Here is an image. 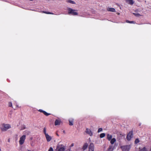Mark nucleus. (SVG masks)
Instances as JSON below:
<instances>
[{
    "label": "nucleus",
    "mask_w": 151,
    "mask_h": 151,
    "mask_svg": "<svg viewBox=\"0 0 151 151\" xmlns=\"http://www.w3.org/2000/svg\"><path fill=\"white\" fill-rule=\"evenodd\" d=\"M86 132L90 136H91L93 135V133L89 129L87 128L86 129Z\"/></svg>",
    "instance_id": "obj_8"
},
{
    "label": "nucleus",
    "mask_w": 151,
    "mask_h": 151,
    "mask_svg": "<svg viewBox=\"0 0 151 151\" xmlns=\"http://www.w3.org/2000/svg\"><path fill=\"white\" fill-rule=\"evenodd\" d=\"M11 127L9 124H4L2 125V127H1V129L2 131H5L10 128Z\"/></svg>",
    "instance_id": "obj_1"
},
{
    "label": "nucleus",
    "mask_w": 151,
    "mask_h": 151,
    "mask_svg": "<svg viewBox=\"0 0 151 151\" xmlns=\"http://www.w3.org/2000/svg\"><path fill=\"white\" fill-rule=\"evenodd\" d=\"M30 1H32L33 0H30Z\"/></svg>",
    "instance_id": "obj_38"
},
{
    "label": "nucleus",
    "mask_w": 151,
    "mask_h": 151,
    "mask_svg": "<svg viewBox=\"0 0 151 151\" xmlns=\"http://www.w3.org/2000/svg\"><path fill=\"white\" fill-rule=\"evenodd\" d=\"M73 145H74V144H73V143H72V144L70 146H71V147H73Z\"/></svg>",
    "instance_id": "obj_31"
},
{
    "label": "nucleus",
    "mask_w": 151,
    "mask_h": 151,
    "mask_svg": "<svg viewBox=\"0 0 151 151\" xmlns=\"http://www.w3.org/2000/svg\"><path fill=\"white\" fill-rule=\"evenodd\" d=\"M57 136H59V135H58V134H57Z\"/></svg>",
    "instance_id": "obj_36"
},
{
    "label": "nucleus",
    "mask_w": 151,
    "mask_h": 151,
    "mask_svg": "<svg viewBox=\"0 0 151 151\" xmlns=\"http://www.w3.org/2000/svg\"><path fill=\"white\" fill-rule=\"evenodd\" d=\"M42 12L46 14H53V13L52 12H46V11H43Z\"/></svg>",
    "instance_id": "obj_21"
},
{
    "label": "nucleus",
    "mask_w": 151,
    "mask_h": 151,
    "mask_svg": "<svg viewBox=\"0 0 151 151\" xmlns=\"http://www.w3.org/2000/svg\"><path fill=\"white\" fill-rule=\"evenodd\" d=\"M150 151H151V147H150Z\"/></svg>",
    "instance_id": "obj_33"
},
{
    "label": "nucleus",
    "mask_w": 151,
    "mask_h": 151,
    "mask_svg": "<svg viewBox=\"0 0 151 151\" xmlns=\"http://www.w3.org/2000/svg\"><path fill=\"white\" fill-rule=\"evenodd\" d=\"M46 134V135H45V136L47 140V141L48 142H49L52 139V137L48 134Z\"/></svg>",
    "instance_id": "obj_9"
},
{
    "label": "nucleus",
    "mask_w": 151,
    "mask_h": 151,
    "mask_svg": "<svg viewBox=\"0 0 151 151\" xmlns=\"http://www.w3.org/2000/svg\"><path fill=\"white\" fill-rule=\"evenodd\" d=\"M9 139L8 140V142H9Z\"/></svg>",
    "instance_id": "obj_37"
},
{
    "label": "nucleus",
    "mask_w": 151,
    "mask_h": 151,
    "mask_svg": "<svg viewBox=\"0 0 151 151\" xmlns=\"http://www.w3.org/2000/svg\"><path fill=\"white\" fill-rule=\"evenodd\" d=\"M88 144L87 143H85L84 145H83L82 147V149L84 150H85L88 147Z\"/></svg>",
    "instance_id": "obj_13"
},
{
    "label": "nucleus",
    "mask_w": 151,
    "mask_h": 151,
    "mask_svg": "<svg viewBox=\"0 0 151 151\" xmlns=\"http://www.w3.org/2000/svg\"><path fill=\"white\" fill-rule=\"evenodd\" d=\"M102 130V128H100L98 130V132H100Z\"/></svg>",
    "instance_id": "obj_28"
},
{
    "label": "nucleus",
    "mask_w": 151,
    "mask_h": 151,
    "mask_svg": "<svg viewBox=\"0 0 151 151\" xmlns=\"http://www.w3.org/2000/svg\"><path fill=\"white\" fill-rule=\"evenodd\" d=\"M43 132H44V134H45V135H46V134H47L46 133V128L45 127H44V128Z\"/></svg>",
    "instance_id": "obj_25"
},
{
    "label": "nucleus",
    "mask_w": 151,
    "mask_h": 151,
    "mask_svg": "<svg viewBox=\"0 0 151 151\" xmlns=\"http://www.w3.org/2000/svg\"><path fill=\"white\" fill-rule=\"evenodd\" d=\"M123 137V135L121 134H118L117 135V138L118 140H120Z\"/></svg>",
    "instance_id": "obj_12"
},
{
    "label": "nucleus",
    "mask_w": 151,
    "mask_h": 151,
    "mask_svg": "<svg viewBox=\"0 0 151 151\" xmlns=\"http://www.w3.org/2000/svg\"><path fill=\"white\" fill-rule=\"evenodd\" d=\"M126 22L129 23L135 24V22L134 21H129L128 20H127Z\"/></svg>",
    "instance_id": "obj_20"
},
{
    "label": "nucleus",
    "mask_w": 151,
    "mask_h": 151,
    "mask_svg": "<svg viewBox=\"0 0 151 151\" xmlns=\"http://www.w3.org/2000/svg\"><path fill=\"white\" fill-rule=\"evenodd\" d=\"M48 151H53V149L52 147H50Z\"/></svg>",
    "instance_id": "obj_29"
},
{
    "label": "nucleus",
    "mask_w": 151,
    "mask_h": 151,
    "mask_svg": "<svg viewBox=\"0 0 151 151\" xmlns=\"http://www.w3.org/2000/svg\"><path fill=\"white\" fill-rule=\"evenodd\" d=\"M69 124L70 125H73V120H69Z\"/></svg>",
    "instance_id": "obj_18"
},
{
    "label": "nucleus",
    "mask_w": 151,
    "mask_h": 151,
    "mask_svg": "<svg viewBox=\"0 0 151 151\" xmlns=\"http://www.w3.org/2000/svg\"><path fill=\"white\" fill-rule=\"evenodd\" d=\"M57 149L58 151H65V147L63 145H58L57 146Z\"/></svg>",
    "instance_id": "obj_4"
},
{
    "label": "nucleus",
    "mask_w": 151,
    "mask_h": 151,
    "mask_svg": "<svg viewBox=\"0 0 151 151\" xmlns=\"http://www.w3.org/2000/svg\"><path fill=\"white\" fill-rule=\"evenodd\" d=\"M139 142V141L138 138L136 139L135 140L134 143L135 144H137Z\"/></svg>",
    "instance_id": "obj_24"
},
{
    "label": "nucleus",
    "mask_w": 151,
    "mask_h": 151,
    "mask_svg": "<svg viewBox=\"0 0 151 151\" xmlns=\"http://www.w3.org/2000/svg\"><path fill=\"white\" fill-rule=\"evenodd\" d=\"M94 145L93 143H91L88 147V151H94Z\"/></svg>",
    "instance_id": "obj_7"
},
{
    "label": "nucleus",
    "mask_w": 151,
    "mask_h": 151,
    "mask_svg": "<svg viewBox=\"0 0 151 151\" xmlns=\"http://www.w3.org/2000/svg\"><path fill=\"white\" fill-rule=\"evenodd\" d=\"M68 11L69 14H71L73 15H77L78 14L77 12H75V10L71 8H68Z\"/></svg>",
    "instance_id": "obj_2"
},
{
    "label": "nucleus",
    "mask_w": 151,
    "mask_h": 151,
    "mask_svg": "<svg viewBox=\"0 0 151 151\" xmlns=\"http://www.w3.org/2000/svg\"><path fill=\"white\" fill-rule=\"evenodd\" d=\"M108 11L111 12H115V9L114 8L108 7L107 9Z\"/></svg>",
    "instance_id": "obj_14"
},
{
    "label": "nucleus",
    "mask_w": 151,
    "mask_h": 151,
    "mask_svg": "<svg viewBox=\"0 0 151 151\" xmlns=\"http://www.w3.org/2000/svg\"><path fill=\"white\" fill-rule=\"evenodd\" d=\"M25 139V135H24L22 136L20 138V140L19 141V144L20 145H22L24 143Z\"/></svg>",
    "instance_id": "obj_5"
},
{
    "label": "nucleus",
    "mask_w": 151,
    "mask_h": 151,
    "mask_svg": "<svg viewBox=\"0 0 151 151\" xmlns=\"http://www.w3.org/2000/svg\"><path fill=\"white\" fill-rule=\"evenodd\" d=\"M66 1L68 3H71L72 4H75V3L74 1H73L71 0H67Z\"/></svg>",
    "instance_id": "obj_19"
},
{
    "label": "nucleus",
    "mask_w": 151,
    "mask_h": 151,
    "mask_svg": "<svg viewBox=\"0 0 151 151\" xmlns=\"http://www.w3.org/2000/svg\"><path fill=\"white\" fill-rule=\"evenodd\" d=\"M133 131H131L129 132L127 135L126 138L128 141L131 140L133 136Z\"/></svg>",
    "instance_id": "obj_6"
},
{
    "label": "nucleus",
    "mask_w": 151,
    "mask_h": 151,
    "mask_svg": "<svg viewBox=\"0 0 151 151\" xmlns=\"http://www.w3.org/2000/svg\"><path fill=\"white\" fill-rule=\"evenodd\" d=\"M9 106L10 107L12 106V104L11 102H9Z\"/></svg>",
    "instance_id": "obj_27"
},
{
    "label": "nucleus",
    "mask_w": 151,
    "mask_h": 151,
    "mask_svg": "<svg viewBox=\"0 0 151 151\" xmlns=\"http://www.w3.org/2000/svg\"><path fill=\"white\" fill-rule=\"evenodd\" d=\"M17 107H18V106H17V105H16V108H17Z\"/></svg>",
    "instance_id": "obj_34"
},
{
    "label": "nucleus",
    "mask_w": 151,
    "mask_h": 151,
    "mask_svg": "<svg viewBox=\"0 0 151 151\" xmlns=\"http://www.w3.org/2000/svg\"><path fill=\"white\" fill-rule=\"evenodd\" d=\"M139 151H148L145 147H143L142 149H140Z\"/></svg>",
    "instance_id": "obj_17"
},
{
    "label": "nucleus",
    "mask_w": 151,
    "mask_h": 151,
    "mask_svg": "<svg viewBox=\"0 0 151 151\" xmlns=\"http://www.w3.org/2000/svg\"><path fill=\"white\" fill-rule=\"evenodd\" d=\"M43 113L44 114V115H46V116H48L50 114L48 113L45 111H44Z\"/></svg>",
    "instance_id": "obj_23"
},
{
    "label": "nucleus",
    "mask_w": 151,
    "mask_h": 151,
    "mask_svg": "<svg viewBox=\"0 0 151 151\" xmlns=\"http://www.w3.org/2000/svg\"><path fill=\"white\" fill-rule=\"evenodd\" d=\"M111 149V148H109L108 149V151H111V150H110Z\"/></svg>",
    "instance_id": "obj_32"
},
{
    "label": "nucleus",
    "mask_w": 151,
    "mask_h": 151,
    "mask_svg": "<svg viewBox=\"0 0 151 151\" xmlns=\"http://www.w3.org/2000/svg\"><path fill=\"white\" fill-rule=\"evenodd\" d=\"M105 136V134L104 133H102L100 135V137L101 138L104 137Z\"/></svg>",
    "instance_id": "obj_22"
},
{
    "label": "nucleus",
    "mask_w": 151,
    "mask_h": 151,
    "mask_svg": "<svg viewBox=\"0 0 151 151\" xmlns=\"http://www.w3.org/2000/svg\"><path fill=\"white\" fill-rule=\"evenodd\" d=\"M1 150L0 149V151Z\"/></svg>",
    "instance_id": "obj_40"
},
{
    "label": "nucleus",
    "mask_w": 151,
    "mask_h": 151,
    "mask_svg": "<svg viewBox=\"0 0 151 151\" xmlns=\"http://www.w3.org/2000/svg\"><path fill=\"white\" fill-rule=\"evenodd\" d=\"M38 111L40 112H42V113H43V112L44 111H43L42 110V109H39Z\"/></svg>",
    "instance_id": "obj_30"
},
{
    "label": "nucleus",
    "mask_w": 151,
    "mask_h": 151,
    "mask_svg": "<svg viewBox=\"0 0 151 151\" xmlns=\"http://www.w3.org/2000/svg\"><path fill=\"white\" fill-rule=\"evenodd\" d=\"M61 123V121L60 120L56 119L55 120V125L57 126L58 125H59Z\"/></svg>",
    "instance_id": "obj_10"
},
{
    "label": "nucleus",
    "mask_w": 151,
    "mask_h": 151,
    "mask_svg": "<svg viewBox=\"0 0 151 151\" xmlns=\"http://www.w3.org/2000/svg\"><path fill=\"white\" fill-rule=\"evenodd\" d=\"M120 148L122 151H129L130 148V145H125L121 146Z\"/></svg>",
    "instance_id": "obj_3"
},
{
    "label": "nucleus",
    "mask_w": 151,
    "mask_h": 151,
    "mask_svg": "<svg viewBox=\"0 0 151 151\" xmlns=\"http://www.w3.org/2000/svg\"><path fill=\"white\" fill-rule=\"evenodd\" d=\"M112 136L111 135L109 134H107V139L109 141H110L112 139Z\"/></svg>",
    "instance_id": "obj_15"
},
{
    "label": "nucleus",
    "mask_w": 151,
    "mask_h": 151,
    "mask_svg": "<svg viewBox=\"0 0 151 151\" xmlns=\"http://www.w3.org/2000/svg\"><path fill=\"white\" fill-rule=\"evenodd\" d=\"M126 1L130 5H132L134 3L133 0H126Z\"/></svg>",
    "instance_id": "obj_11"
},
{
    "label": "nucleus",
    "mask_w": 151,
    "mask_h": 151,
    "mask_svg": "<svg viewBox=\"0 0 151 151\" xmlns=\"http://www.w3.org/2000/svg\"><path fill=\"white\" fill-rule=\"evenodd\" d=\"M63 133H65V131L64 130L63 131Z\"/></svg>",
    "instance_id": "obj_35"
},
{
    "label": "nucleus",
    "mask_w": 151,
    "mask_h": 151,
    "mask_svg": "<svg viewBox=\"0 0 151 151\" xmlns=\"http://www.w3.org/2000/svg\"><path fill=\"white\" fill-rule=\"evenodd\" d=\"M133 14L136 16H141V15L138 13H133Z\"/></svg>",
    "instance_id": "obj_26"
},
{
    "label": "nucleus",
    "mask_w": 151,
    "mask_h": 151,
    "mask_svg": "<svg viewBox=\"0 0 151 151\" xmlns=\"http://www.w3.org/2000/svg\"><path fill=\"white\" fill-rule=\"evenodd\" d=\"M110 141V143L111 144H114L116 141V139L115 138L112 139Z\"/></svg>",
    "instance_id": "obj_16"
},
{
    "label": "nucleus",
    "mask_w": 151,
    "mask_h": 151,
    "mask_svg": "<svg viewBox=\"0 0 151 151\" xmlns=\"http://www.w3.org/2000/svg\"><path fill=\"white\" fill-rule=\"evenodd\" d=\"M28 151H30V150H28Z\"/></svg>",
    "instance_id": "obj_39"
}]
</instances>
